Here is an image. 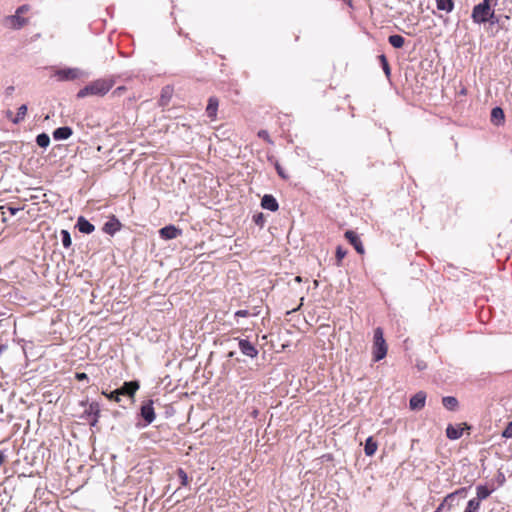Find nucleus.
Returning <instances> with one entry per match:
<instances>
[{
    "label": "nucleus",
    "mask_w": 512,
    "mask_h": 512,
    "mask_svg": "<svg viewBox=\"0 0 512 512\" xmlns=\"http://www.w3.org/2000/svg\"><path fill=\"white\" fill-rule=\"evenodd\" d=\"M140 414L145 421L144 426L151 424L155 420L156 415L153 408L152 400H148L142 404Z\"/></svg>",
    "instance_id": "423d86ee"
},
{
    "label": "nucleus",
    "mask_w": 512,
    "mask_h": 512,
    "mask_svg": "<svg viewBox=\"0 0 512 512\" xmlns=\"http://www.w3.org/2000/svg\"><path fill=\"white\" fill-rule=\"evenodd\" d=\"M502 436L505 438H512V422H509L504 431L502 432Z\"/></svg>",
    "instance_id": "f704fd0d"
},
{
    "label": "nucleus",
    "mask_w": 512,
    "mask_h": 512,
    "mask_svg": "<svg viewBox=\"0 0 512 512\" xmlns=\"http://www.w3.org/2000/svg\"><path fill=\"white\" fill-rule=\"evenodd\" d=\"M388 42L390 43V45H392L394 48H402L405 44V39L404 37H402L401 35H398V34H394V35H391L389 36L388 38Z\"/></svg>",
    "instance_id": "5701e85b"
},
{
    "label": "nucleus",
    "mask_w": 512,
    "mask_h": 512,
    "mask_svg": "<svg viewBox=\"0 0 512 512\" xmlns=\"http://www.w3.org/2000/svg\"><path fill=\"white\" fill-rule=\"evenodd\" d=\"M251 315L248 310H238L235 312V317H249Z\"/></svg>",
    "instance_id": "c9c22d12"
},
{
    "label": "nucleus",
    "mask_w": 512,
    "mask_h": 512,
    "mask_svg": "<svg viewBox=\"0 0 512 512\" xmlns=\"http://www.w3.org/2000/svg\"><path fill=\"white\" fill-rule=\"evenodd\" d=\"M344 236L348 240V242L354 247L357 253H359L360 255H363L365 253L363 243L356 232L352 230H347Z\"/></svg>",
    "instance_id": "6e6552de"
},
{
    "label": "nucleus",
    "mask_w": 512,
    "mask_h": 512,
    "mask_svg": "<svg viewBox=\"0 0 512 512\" xmlns=\"http://www.w3.org/2000/svg\"><path fill=\"white\" fill-rule=\"evenodd\" d=\"M378 449L377 442L372 436L368 437L365 441L364 452L367 456H373Z\"/></svg>",
    "instance_id": "aec40b11"
},
{
    "label": "nucleus",
    "mask_w": 512,
    "mask_h": 512,
    "mask_svg": "<svg viewBox=\"0 0 512 512\" xmlns=\"http://www.w3.org/2000/svg\"><path fill=\"white\" fill-rule=\"evenodd\" d=\"M496 3L497 0H483L481 3L474 6L472 11L473 21L478 24L490 21L494 17L493 7Z\"/></svg>",
    "instance_id": "f03ea898"
},
{
    "label": "nucleus",
    "mask_w": 512,
    "mask_h": 512,
    "mask_svg": "<svg viewBox=\"0 0 512 512\" xmlns=\"http://www.w3.org/2000/svg\"><path fill=\"white\" fill-rule=\"evenodd\" d=\"M126 91V87L119 86L113 91L114 96H121Z\"/></svg>",
    "instance_id": "4c0bfd02"
},
{
    "label": "nucleus",
    "mask_w": 512,
    "mask_h": 512,
    "mask_svg": "<svg viewBox=\"0 0 512 512\" xmlns=\"http://www.w3.org/2000/svg\"><path fill=\"white\" fill-rule=\"evenodd\" d=\"M8 91H9V92H12V91H13V87H9V88H8Z\"/></svg>",
    "instance_id": "de8ad7c7"
},
{
    "label": "nucleus",
    "mask_w": 512,
    "mask_h": 512,
    "mask_svg": "<svg viewBox=\"0 0 512 512\" xmlns=\"http://www.w3.org/2000/svg\"><path fill=\"white\" fill-rule=\"evenodd\" d=\"M504 112L500 107H495L491 111V119L492 121H496L497 124L504 122Z\"/></svg>",
    "instance_id": "393cba45"
},
{
    "label": "nucleus",
    "mask_w": 512,
    "mask_h": 512,
    "mask_svg": "<svg viewBox=\"0 0 512 512\" xmlns=\"http://www.w3.org/2000/svg\"><path fill=\"white\" fill-rule=\"evenodd\" d=\"M443 506H444V503H441L435 512H440L442 510Z\"/></svg>",
    "instance_id": "49530a36"
},
{
    "label": "nucleus",
    "mask_w": 512,
    "mask_h": 512,
    "mask_svg": "<svg viewBox=\"0 0 512 512\" xmlns=\"http://www.w3.org/2000/svg\"><path fill=\"white\" fill-rule=\"evenodd\" d=\"M102 394H103L106 398H108L109 400H111V401H115V402H119V401H120V395H119V393H118V390H117V389H116V390H114V391H112V392H110V393H107V392H105V391H102Z\"/></svg>",
    "instance_id": "473e14b6"
},
{
    "label": "nucleus",
    "mask_w": 512,
    "mask_h": 512,
    "mask_svg": "<svg viewBox=\"0 0 512 512\" xmlns=\"http://www.w3.org/2000/svg\"><path fill=\"white\" fill-rule=\"evenodd\" d=\"M7 210L9 211L10 215L14 216L20 210V208L7 207Z\"/></svg>",
    "instance_id": "79ce46f5"
},
{
    "label": "nucleus",
    "mask_w": 512,
    "mask_h": 512,
    "mask_svg": "<svg viewBox=\"0 0 512 512\" xmlns=\"http://www.w3.org/2000/svg\"><path fill=\"white\" fill-rule=\"evenodd\" d=\"M480 508L479 500L471 499L467 503V507L464 512H478Z\"/></svg>",
    "instance_id": "c756f323"
},
{
    "label": "nucleus",
    "mask_w": 512,
    "mask_h": 512,
    "mask_svg": "<svg viewBox=\"0 0 512 512\" xmlns=\"http://www.w3.org/2000/svg\"><path fill=\"white\" fill-rule=\"evenodd\" d=\"M476 490L477 497L475 499L479 500V502L483 499H486L491 494V490L483 485L478 486Z\"/></svg>",
    "instance_id": "a878e982"
},
{
    "label": "nucleus",
    "mask_w": 512,
    "mask_h": 512,
    "mask_svg": "<svg viewBox=\"0 0 512 512\" xmlns=\"http://www.w3.org/2000/svg\"><path fill=\"white\" fill-rule=\"evenodd\" d=\"M258 137H260L261 139H263L264 141H266L269 144H273V141L271 140L267 130H260L258 132Z\"/></svg>",
    "instance_id": "72a5a7b5"
},
{
    "label": "nucleus",
    "mask_w": 512,
    "mask_h": 512,
    "mask_svg": "<svg viewBox=\"0 0 512 512\" xmlns=\"http://www.w3.org/2000/svg\"><path fill=\"white\" fill-rule=\"evenodd\" d=\"M82 72L78 68H64L55 72L54 76L58 81H73L80 78Z\"/></svg>",
    "instance_id": "39448f33"
},
{
    "label": "nucleus",
    "mask_w": 512,
    "mask_h": 512,
    "mask_svg": "<svg viewBox=\"0 0 512 512\" xmlns=\"http://www.w3.org/2000/svg\"><path fill=\"white\" fill-rule=\"evenodd\" d=\"M346 254H347V251L345 249H343L341 246H338L336 248V253H335L336 266H338V267L342 266V261L345 258Z\"/></svg>",
    "instance_id": "cd10ccee"
},
{
    "label": "nucleus",
    "mask_w": 512,
    "mask_h": 512,
    "mask_svg": "<svg viewBox=\"0 0 512 512\" xmlns=\"http://www.w3.org/2000/svg\"><path fill=\"white\" fill-rule=\"evenodd\" d=\"M36 143L42 148H46L50 144V137L46 133L39 134L36 137Z\"/></svg>",
    "instance_id": "bb28decb"
},
{
    "label": "nucleus",
    "mask_w": 512,
    "mask_h": 512,
    "mask_svg": "<svg viewBox=\"0 0 512 512\" xmlns=\"http://www.w3.org/2000/svg\"><path fill=\"white\" fill-rule=\"evenodd\" d=\"M7 454L5 450H0V467L5 463Z\"/></svg>",
    "instance_id": "a19ab883"
},
{
    "label": "nucleus",
    "mask_w": 512,
    "mask_h": 512,
    "mask_svg": "<svg viewBox=\"0 0 512 512\" xmlns=\"http://www.w3.org/2000/svg\"><path fill=\"white\" fill-rule=\"evenodd\" d=\"M177 475L181 481L182 486H187L189 484L188 475L182 468L177 469Z\"/></svg>",
    "instance_id": "2f4dec72"
},
{
    "label": "nucleus",
    "mask_w": 512,
    "mask_h": 512,
    "mask_svg": "<svg viewBox=\"0 0 512 512\" xmlns=\"http://www.w3.org/2000/svg\"><path fill=\"white\" fill-rule=\"evenodd\" d=\"M442 404L446 409H448L450 411H455L459 406V402H458L457 398H455L453 396L443 397Z\"/></svg>",
    "instance_id": "412c9836"
},
{
    "label": "nucleus",
    "mask_w": 512,
    "mask_h": 512,
    "mask_svg": "<svg viewBox=\"0 0 512 512\" xmlns=\"http://www.w3.org/2000/svg\"><path fill=\"white\" fill-rule=\"evenodd\" d=\"M30 5L24 4L17 8L14 15L7 16L4 19L5 25L13 30H19L29 24V18L24 17L23 14L29 12Z\"/></svg>",
    "instance_id": "7ed1b4c3"
},
{
    "label": "nucleus",
    "mask_w": 512,
    "mask_h": 512,
    "mask_svg": "<svg viewBox=\"0 0 512 512\" xmlns=\"http://www.w3.org/2000/svg\"><path fill=\"white\" fill-rule=\"evenodd\" d=\"M6 116H7V118H8V119H10V120H11L12 118H14V117H13V113H12V111H10V110H8V111H7Z\"/></svg>",
    "instance_id": "c03bdc74"
},
{
    "label": "nucleus",
    "mask_w": 512,
    "mask_h": 512,
    "mask_svg": "<svg viewBox=\"0 0 512 512\" xmlns=\"http://www.w3.org/2000/svg\"><path fill=\"white\" fill-rule=\"evenodd\" d=\"M426 403V393L419 391L410 398L409 407L411 410H421Z\"/></svg>",
    "instance_id": "9b49d317"
},
{
    "label": "nucleus",
    "mask_w": 512,
    "mask_h": 512,
    "mask_svg": "<svg viewBox=\"0 0 512 512\" xmlns=\"http://www.w3.org/2000/svg\"><path fill=\"white\" fill-rule=\"evenodd\" d=\"M77 227L80 232L90 234L94 231L95 227L84 217H79L77 221Z\"/></svg>",
    "instance_id": "a211bd4d"
},
{
    "label": "nucleus",
    "mask_w": 512,
    "mask_h": 512,
    "mask_svg": "<svg viewBox=\"0 0 512 512\" xmlns=\"http://www.w3.org/2000/svg\"><path fill=\"white\" fill-rule=\"evenodd\" d=\"M295 281L298 282V283L302 282V277L301 276H296L295 277Z\"/></svg>",
    "instance_id": "a18cd8bd"
},
{
    "label": "nucleus",
    "mask_w": 512,
    "mask_h": 512,
    "mask_svg": "<svg viewBox=\"0 0 512 512\" xmlns=\"http://www.w3.org/2000/svg\"><path fill=\"white\" fill-rule=\"evenodd\" d=\"M378 58H379V61L381 63V66L383 68L385 75L387 77H389L391 74V69H390V65L388 63L386 56L384 54H381Z\"/></svg>",
    "instance_id": "c85d7f7f"
},
{
    "label": "nucleus",
    "mask_w": 512,
    "mask_h": 512,
    "mask_svg": "<svg viewBox=\"0 0 512 512\" xmlns=\"http://www.w3.org/2000/svg\"><path fill=\"white\" fill-rule=\"evenodd\" d=\"M253 219H254V222L257 224V225H262L263 222H264V217L262 215V213H259V214H256L253 216Z\"/></svg>",
    "instance_id": "e433bc0d"
},
{
    "label": "nucleus",
    "mask_w": 512,
    "mask_h": 512,
    "mask_svg": "<svg viewBox=\"0 0 512 512\" xmlns=\"http://www.w3.org/2000/svg\"><path fill=\"white\" fill-rule=\"evenodd\" d=\"M114 85L115 79L113 76L96 79L80 89L77 93V98L81 99L87 96L103 97Z\"/></svg>",
    "instance_id": "f257e3e1"
},
{
    "label": "nucleus",
    "mask_w": 512,
    "mask_h": 512,
    "mask_svg": "<svg viewBox=\"0 0 512 512\" xmlns=\"http://www.w3.org/2000/svg\"><path fill=\"white\" fill-rule=\"evenodd\" d=\"M261 206L264 209L270 210L272 212L277 211L279 208L277 200L272 195L269 194L263 196L261 200Z\"/></svg>",
    "instance_id": "dca6fc26"
},
{
    "label": "nucleus",
    "mask_w": 512,
    "mask_h": 512,
    "mask_svg": "<svg viewBox=\"0 0 512 512\" xmlns=\"http://www.w3.org/2000/svg\"><path fill=\"white\" fill-rule=\"evenodd\" d=\"M121 226L120 221L115 216H112L110 220L104 224L103 231L109 235H113L121 229Z\"/></svg>",
    "instance_id": "2eb2a0df"
},
{
    "label": "nucleus",
    "mask_w": 512,
    "mask_h": 512,
    "mask_svg": "<svg viewBox=\"0 0 512 512\" xmlns=\"http://www.w3.org/2000/svg\"><path fill=\"white\" fill-rule=\"evenodd\" d=\"M276 170H277L278 175L281 178H283V179H287L288 178V176L284 173L282 167L279 164H276Z\"/></svg>",
    "instance_id": "ea45409f"
},
{
    "label": "nucleus",
    "mask_w": 512,
    "mask_h": 512,
    "mask_svg": "<svg viewBox=\"0 0 512 512\" xmlns=\"http://www.w3.org/2000/svg\"><path fill=\"white\" fill-rule=\"evenodd\" d=\"M73 131L70 127L64 126L54 130L53 138L55 140H66L72 135Z\"/></svg>",
    "instance_id": "f3484780"
},
{
    "label": "nucleus",
    "mask_w": 512,
    "mask_h": 512,
    "mask_svg": "<svg viewBox=\"0 0 512 512\" xmlns=\"http://www.w3.org/2000/svg\"><path fill=\"white\" fill-rule=\"evenodd\" d=\"M459 491H456V492H453V493H450L448 494L446 497H445V500L444 502L448 501L449 499H452Z\"/></svg>",
    "instance_id": "37998d69"
},
{
    "label": "nucleus",
    "mask_w": 512,
    "mask_h": 512,
    "mask_svg": "<svg viewBox=\"0 0 512 512\" xmlns=\"http://www.w3.org/2000/svg\"><path fill=\"white\" fill-rule=\"evenodd\" d=\"M160 237L163 239H174L181 234V230L173 225H168L159 230Z\"/></svg>",
    "instance_id": "4468645a"
},
{
    "label": "nucleus",
    "mask_w": 512,
    "mask_h": 512,
    "mask_svg": "<svg viewBox=\"0 0 512 512\" xmlns=\"http://www.w3.org/2000/svg\"><path fill=\"white\" fill-rule=\"evenodd\" d=\"M466 429H470L467 423L457 425L449 424L446 428V436L450 440H457L463 435V431Z\"/></svg>",
    "instance_id": "0eeeda50"
},
{
    "label": "nucleus",
    "mask_w": 512,
    "mask_h": 512,
    "mask_svg": "<svg viewBox=\"0 0 512 512\" xmlns=\"http://www.w3.org/2000/svg\"><path fill=\"white\" fill-rule=\"evenodd\" d=\"M100 405L98 402H91L87 405V408L85 409L84 413L91 417V420L89 421V424L91 426H96L99 418H100Z\"/></svg>",
    "instance_id": "1a4fd4ad"
},
{
    "label": "nucleus",
    "mask_w": 512,
    "mask_h": 512,
    "mask_svg": "<svg viewBox=\"0 0 512 512\" xmlns=\"http://www.w3.org/2000/svg\"><path fill=\"white\" fill-rule=\"evenodd\" d=\"M239 349L244 355L251 358H255L258 355L256 347L246 339L239 340Z\"/></svg>",
    "instance_id": "f8f14e48"
},
{
    "label": "nucleus",
    "mask_w": 512,
    "mask_h": 512,
    "mask_svg": "<svg viewBox=\"0 0 512 512\" xmlns=\"http://www.w3.org/2000/svg\"><path fill=\"white\" fill-rule=\"evenodd\" d=\"M173 94V89L170 86H165L161 91L159 105L165 107L169 104Z\"/></svg>",
    "instance_id": "6ab92c4d"
},
{
    "label": "nucleus",
    "mask_w": 512,
    "mask_h": 512,
    "mask_svg": "<svg viewBox=\"0 0 512 512\" xmlns=\"http://www.w3.org/2000/svg\"><path fill=\"white\" fill-rule=\"evenodd\" d=\"M218 107H219L218 98L215 96L210 97L208 99V104L206 107V114L212 121L216 120V118H217Z\"/></svg>",
    "instance_id": "ddd939ff"
},
{
    "label": "nucleus",
    "mask_w": 512,
    "mask_h": 512,
    "mask_svg": "<svg viewBox=\"0 0 512 512\" xmlns=\"http://www.w3.org/2000/svg\"><path fill=\"white\" fill-rule=\"evenodd\" d=\"M27 106L25 104L21 105L19 108H18V111H17V114L14 118L11 119V121L14 123V124H18L20 123L21 121H23L26 117V114H27Z\"/></svg>",
    "instance_id": "b1692460"
},
{
    "label": "nucleus",
    "mask_w": 512,
    "mask_h": 512,
    "mask_svg": "<svg viewBox=\"0 0 512 512\" xmlns=\"http://www.w3.org/2000/svg\"><path fill=\"white\" fill-rule=\"evenodd\" d=\"M139 387H140V385H139L138 381H129V382H124V384L117 390H118V393L120 396L127 395L130 398H134L135 393L137 392Z\"/></svg>",
    "instance_id": "9d476101"
},
{
    "label": "nucleus",
    "mask_w": 512,
    "mask_h": 512,
    "mask_svg": "<svg viewBox=\"0 0 512 512\" xmlns=\"http://www.w3.org/2000/svg\"><path fill=\"white\" fill-rule=\"evenodd\" d=\"M436 6H437L438 10L445 11L446 13H450L454 9V1L453 0H437Z\"/></svg>",
    "instance_id": "4be33fe9"
},
{
    "label": "nucleus",
    "mask_w": 512,
    "mask_h": 512,
    "mask_svg": "<svg viewBox=\"0 0 512 512\" xmlns=\"http://www.w3.org/2000/svg\"><path fill=\"white\" fill-rule=\"evenodd\" d=\"M75 378L78 380V381H83V380H88V376L86 373H83V372H77L75 374Z\"/></svg>",
    "instance_id": "58836bf2"
},
{
    "label": "nucleus",
    "mask_w": 512,
    "mask_h": 512,
    "mask_svg": "<svg viewBox=\"0 0 512 512\" xmlns=\"http://www.w3.org/2000/svg\"><path fill=\"white\" fill-rule=\"evenodd\" d=\"M387 344L383 336L382 328L378 327L374 331V342H373V360L378 362L386 357Z\"/></svg>",
    "instance_id": "20e7f679"
},
{
    "label": "nucleus",
    "mask_w": 512,
    "mask_h": 512,
    "mask_svg": "<svg viewBox=\"0 0 512 512\" xmlns=\"http://www.w3.org/2000/svg\"><path fill=\"white\" fill-rule=\"evenodd\" d=\"M61 237H62V244L65 248H69L72 244V240L70 237V234L67 230L61 231Z\"/></svg>",
    "instance_id": "7c9ffc66"
}]
</instances>
